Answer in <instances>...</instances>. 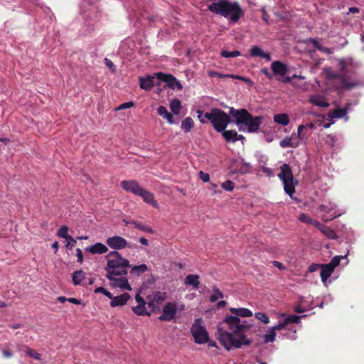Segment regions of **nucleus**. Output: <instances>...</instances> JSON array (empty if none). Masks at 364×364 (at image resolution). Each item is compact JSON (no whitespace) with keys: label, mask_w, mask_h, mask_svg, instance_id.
Listing matches in <instances>:
<instances>
[{"label":"nucleus","mask_w":364,"mask_h":364,"mask_svg":"<svg viewBox=\"0 0 364 364\" xmlns=\"http://www.w3.org/2000/svg\"><path fill=\"white\" fill-rule=\"evenodd\" d=\"M230 311L235 316H226L218 328L220 343L228 350L232 348H241L250 346L252 340L248 338L246 333L251 326L246 321H242L239 316L250 317L252 315V311L245 308H230Z\"/></svg>","instance_id":"1"},{"label":"nucleus","mask_w":364,"mask_h":364,"mask_svg":"<svg viewBox=\"0 0 364 364\" xmlns=\"http://www.w3.org/2000/svg\"><path fill=\"white\" fill-rule=\"evenodd\" d=\"M230 114L235 119L240 131L252 133L257 132L262 123V117H253L245 109H235L231 107Z\"/></svg>","instance_id":"2"},{"label":"nucleus","mask_w":364,"mask_h":364,"mask_svg":"<svg viewBox=\"0 0 364 364\" xmlns=\"http://www.w3.org/2000/svg\"><path fill=\"white\" fill-rule=\"evenodd\" d=\"M210 12L228 18L234 23L237 22L243 15V11L237 2L220 0L208 6Z\"/></svg>","instance_id":"3"},{"label":"nucleus","mask_w":364,"mask_h":364,"mask_svg":"<svg viewBox=\"0 0 364 364\" xmlns=\"http://www.w3.org/2000/svg\"><path fill=\"white\" fill-rule=\"evenodd\" d=\"M204 118L212 123L218 132L224 131L231 121L230 116L219 108H213L210 112H205Z\"/></svg>","instance_id":"4"},{"label":"nucleus","mask_w":364,"mask_h":364,"mask_svg":"<svg viewBox=\"0 0 364 364\" xmlns=\"http://www.w3.org/2000/svg\"><path fill=\"white\" fill-rule=\"evenodd\" d=\"M353 63V60L351 58L343 60L341 59L339 60V70L340 73H330L328 74V77L330 79H338L341 82V87L343 89L350 90L352 89L359 85L358 82H348L346 75L347 74V67L348 65H351Z\"/></svg>","instance_id":"5"},{"label":"nucleus","mask_w":364,"mask_h":364,"mask_svg":"<svg viewBox=\"0 0 364 364\" xmlns=\"http://www.w3.org/2000/svg\"><path fill=\"white\" fill-rule=\"evenodd\" d=\"M280 173H278V177L284 183V189L286 193L290 197L295 192V188L293 183L294 176L291 167L287 164H284L280 166Z\"/></svg>","instance_id":"6"},{"label":"nucleus","mask_w":364,"mask_h":364,"mask_svg":"<svg viewBox=\"0 0 364 364\" xmlns=\"http://www.w3.org/2000/svg\"><path fill=\"white\" fill-rule=\"evenodd\" d=\"M191 332L198 344H203L209 341V336L205 328L200 324V319L195 321L191 328Z\"/></svg>","instance_id":"7"},{"label":"nucleus","mask_w":364,"mask_h":364,"mask_svg":"<svg viewBox=\"0 0 364 364\" xmlns=\"http://www.w3.org/2000/svg\"><path fill=\"white\" fill-rule=\"evenodd\" d=\"M107 264L105 269H116L121 267H131L128 259L123 258L117 251H112L107 256Z\"/></svg>","instance_id":"8"},{"label":"nucleus","mask_w":364,"mask_h":364,"mask_svg":"<svg viewBox=\"0 0 364 364\" xmlns=\"http://www.w3.org/2000/svg\"><path fill=\"white\" fill-rule=\"evenodd\" d=\"M176 312V304L168 302L163 307L162 314L159 317V319L162 321H171L174 318Z\"/></svg>","instance_id":"9"},{"label":"nucleus","mask_w":364,"mask_h":364,"mask_svg":"<svg viewBox=\"0 0 364 364\" xmlns=\"http://www.w3.org/2000/svg\"><path fill=\"white\" fill-rule=\"evenodd\" d=\"M121 187L127 192L132 193L135 196L140 195L143 188L135 180H124L121 181Z\"/></svg>","instance_id":"10"},{"label":"nucleus","mask_w":364,"mask_h":364,"mask_svg":"<svg viewBox=\"0 0 364 364\" xmlns=\"http://www.w3.org/2000/svg\"><path fill=\"white\" fill-rule=\"evenodd\" d=\"M107 245L114 250H122L128 246L127 240L120 236H114L107 239Z\"/></svg>","instance_id":"11"},{"label":"nucleus","mask_w":364,"mask_h":364,"mask_svg":"<svg viewBox=\"0 0 364 364\" xmlns=\"http://www.w3.org/2000/svg\"><path fill=\"white\" fill-rule=\"evenodd\" d=\"M112 282L114 287H119L122 290H131L132 287L129 284L128 279L126 275L124 276H114L113 279H109Z\"/></svg>","instance_id":"12"},{"label":"nucleus","mask_w":364,"mask_h":364,"mask_svg":"<svg viewBox=\"0 0 364 364\" xmlns=\"http://www.w3.org/2000/svg\"><path fill=\"white\" fill-rule=\"evenodd\" d=\"M271 69L274 75L279 76H284L289 71L287 66L279 60L272 63Z\"/></svg>","instance_id":"13"},{"label":"nucleus","mask_w":364,"mask_h":364,"mask_svg":"<svg viewBox=\"0 0 364 364\" xmlns=\"http://www.w3.org/2000/svg\"><path fill=\"white\" fill-rule=\"evenodd\" d=\"M110 306L112 307L121 306L127 304L130 299V295L128 293H123L119 296H113L112 294Z\"/></svg>","instance_id":"14"},{"label":"nucleus","mask_w":364,"mask_h":364,"mask_svg":"<svg viewBox=\"0 0 364 364\" xmlns=\"http://www.w3.org/2000/svg\"><path fill=\"white\" fill-rule=\"evenodd\" d=\"M156 78V75H148L146 77L139 78L140 87L145 90H150L156 83L154 80Z\"/></svg>","instance_id":"15"},{"label":"nucleus","mask_w":364,"mask_h":364,"mask_svg":"<svg viewBox=\"0 0 364 364\" xmlns=\"http://www.w3.org/2000/svg\"><path fill=\"white\" fill-rule=\"evenodd\" d=\"M129 267H117L116 269H105L107 271L106 277L108 279H113L114 276H124L127 274V268Z\"/></svg>","instance_id":"16"},{"label":"nucleus","mask_w":364,"mask_h":364,"mask_svg":"<svg viewBox=\"0 0 364 364\" xmlns=\"http://www.w3.org/2000/svg\"><path fill=\"white\" fill-rule=\"evenodd\" d=\"M350 105L348 104L347 106H346L343 108L341 109H336L329 111L328 114V117L330 119H341L346 116L347 112L349 109Z\"/></svg>","instance_id":"17"},{"label":"nucleus","mask_w":364,"mask_h":364,"mask_svg":"<svg viewBox=\"0 0 364 364\" xmlns=\"http://www.w3.org/2000/svg\"><path fill=\"white\" fill-rule=\"evenodd\" d=\"M250 55L252 57H260L267 61L271 60V55L269 53L264 52L258 46H253L250 49Z\"/></svg>","instance_id":"18"},{"label":"nucleus","mask_w":364,"mask_h":364,"mask_svg":"<svg viewBox=\"0 0 364 364\" xmlns=\"http://www.w3.org/2000/svg\"><path fill=\"white\" fill-rule=\"evenodd\" d=\"M199 276L198 274H188L184 279V284L186 286H192L195 290L198 289L200 286Z\"/></svg>","instance_id":"19"},{"label":"nucleus","mask_w":364,"mask_h":364,"mask_svg":"<svg viewBox=\"0 0 364 364\" xmlns=\"http://www.w3.org/2000/svg\"><path fill=\"white\" fill-rule=\"evenodd\" d=\"M85 251L90 252V253L95 254H103L108 251V248L106 245L101 242H97L94 245L86 247Z\"/></svg>","instance_id":"20"},{"label":"nucleus","mask_w":364,"mask_h":364,"mask_svg":"<svg viewBox=\"0 0 364 364\" xmlns=\"http://www.w3.org/2000/svg\"><path fill=\"white\" fill-rule=\"evenodd\" d=\"M139 196H141L146 203L151 204L155 208L158 206V203L154 200V194L148 190L143 188Z\"/></svg>","instance_id":"21"},{"label":"nucleus","mask_w":364,"mask_h":364,"mask_svg":"<svg viewBox=\"0 0 364 364\" xmlns=\"http://www.w3.org/2000/svg\"><path fill=\"white\" fill-rule=\"evenodd\" d=\"M155 75L159 81L166 83L167 87L173 86V81H175V77L171 74H166L161 72L155 73Z\"/></svg>","instance_id":"22"},{"label":"nucleus","mask_w":364,"mask_h":364,"mask_svg":"<svg viewBox=\"0 0 364 364\" xmlns=\"http://www.w3.org/2000/svg\"><path fill=\"white\" fill-rule=\"evenodd\" d=\"M310 103L315 106L321 107H329V103L326 101V99L321 95H314L311 96L309 99Z\"/></svg>","instance_id":"23"},{"label":"nucleus","mask_w":364,"mask_h":364,"mask_svg":"<svg viewBox=\"0 0 364 364\" xmlns=\"http://www.w3.org/2000/svg\"><path fill=\"white\" fill-rule=\"evenodd\" d=\"M320 276L323 282H325L334 271L328 264H321Z\"/></svg>","instance_id":"24"},{"label":"nucleus","mask_w":364,"mask_h":364,"mask_svg":"<svg viewBox=\"0 0 364 364\" xmlns=\"http://www.w3.org/2000/svg\"><path fill=\"white\" fill-rule=\"evenodd\" d=\"M157 112L161 117L166 119L170 124H174L173 114L164 106H159Z\"/></svg>","instance_id":"25"},{"label":"nucleus","mask_w":364,"mask_h":364,"mask_svg":"<svg viewBox=\"0 0 364 364\" xmlns=\"http://www.w3.org/2000/svg\"><path fill=\"white\" fill-rule=\"evenodd\" d=\"M86 273L82 270H77L73 273V282L75 285H84L83 280L85 279Z\"/></svg>","instance_id":"26"},{"label":"nucleus","mask_w":364,"mask_h":364,"mask_svg":"<svg viewBox=\"0 0 364 364\" xmlns=\"http://www.w3.org/2000/svg\"><path fill=\"white\" fill-rule=\"evenodd\" d=\"M57 235L59 237L66 239L73 242L72 246H75L77 243L76 240L68 235V228L65 225L62 226L58 231Z\"/></svg>","instance_id":"27"},{"label":"nucleus","mask_w":364,"mask_h":364,"mask_svg":"<svg viewBox=\"0 0 364 364\" xmlns=\"http://www.w3.org/2000/svg\"><path fill=\"white\" fill-rule=\"evenodd\" d=\"M274 122L283 126L288 125L290 122L289 115L285 113L275 114L274 116Z\"/></svg>","instance_id":"28"},{"label":"nucleus","mask_w":364,"mask_h":364,"mask_svg":"<svg viewBox=\"0 0 364 364\" xmlns=\"http://www.w3.org/2000/svg\"><path fill=\"white\" fill-rule=\"evenodd\" d=\"M166 297V294L161 291H157L154 294L153 300L148 302L149 307H154V302L159 304H161Z\"/></svg>","instance_id":"29"},{"label":"nucleus","mask_w":364,"mask_h":364,"mask_svg":"<svg viewBox=\"0 0 364 364\" xmlns=\"http://www.w3.org/2000/svg\"><path fill=\"white\" fill-rule=\"evenodd\" d=\"M222 132L223 136L227 141L235 142L237 141V132L235 130H224Z\"/></svg>","instance_id":"30"},{"label":"nucleus","mask_w":364,"mask_h":364,"mask_svg":"<svg viewBox=\"0 0 364 364\" xmlns=\"http://www.w3.org/2000/svg\"><path fill=\"white\" fill-rule=\"evenodd\" d=\"M148 270L147 265L145 264H141L137 266H134L132 268L130 273L132 274L136 275V276H140L145 272Z\"/></svg>","instance_id":"31"},{"label":"nucleus","mask_w":364,"mask_h":364,"mask_svg":"<svg viewBox=\"0 0 364 364\" xmlns=\"http://www.w3.org/2000/svg\"><path fill=\"white\" fill-rule=\"evenodd\" d=\"M194 126V122L190 117L185 118L181 122V129L185 132H188Z\"/></svg>","instance_id":"32"},{"label":"nucleus","mask_w":364,"mask_h":364,"mask_svg":"<svg viewBox=\"0 0 364 364\" xmlns=\"http://www.w3.org/2000/svg\"><path fill=\"white\" fill-rule=\"evenodd\" d=\"M146 303L144 304H139L136 306L132 307L133 311L139 316H144V315H150V313L148 312V311L146 309L145 307Z\"/></svg>","instance_id":"33"},{"label":"nucleus","mask_w":364,"mask_h":364,"mask_svg":"<svg viewBox=\"0 0 364 364\" xmlns=\"http://www.w3.org/2000/svg\"><path fill=\"white\" fill-rule=\"evenodd\" d=\"M320 231L329 239H336V233L329 227L323 225Z\"/></svg>","instance_id":"34"},{"label":"nucleus","mask_w":364,"mask_h":364,"mask_svg":"<svg viewBox=\"0 0 364 364\" xmlns=\"http://www.w3.org/2000/svg\"><path fill=\"white\" fill-rule=\"evenodd\" d=\"M181 107V101L178 99H174L171 102L170 108L174 114H178Z\"/></svg>","instance_id":"35"},{"label":"nucleus","mask_w":364,"mask_h":364,"mask_svg":"<svg viewBox=\"0 0 364 364\" xmlns=\"http://www.w3.org/2000/svg\"><path fill=\"white\" fill-rule=\"evenodd\" d=\"M297 144L298 143L294 144L292 141V138L289 136L285 137L279 141V145L282 148L296 147Z\"/></svg>","instance_id":"36"},{"label":"nucleus","mask_w":364,"mask_h":364,"mask_svg":"<svg viewBox=\"0 0 364 364\" xmlns=\"http://www.w3.org/2000/svg\"><path fill=\"white\" fill-rule=\"evenodd\" d=\"M130 223L134 225L136 228L141 230L144 232H149V233H153V232H154L153 229L150 226L145 225L138 221H132Z\"/></svg>","instance_id":"37"},{"label":"nucleus","mask_w":364,"mask_h":364,"mask_svg":"<svg viewBox=\"0 0 364 364\" xmlns=\"http://www.w3.org/2000/svg\"><path fill=\"white\" fill-rule=\"evenodd\" d=\"M213 294H212L210 297V301L211 302L216 301L219 298H223V294L222 291L217 287H213Z\"/></svg>","instance_id":"38"},{"label":"nucleus","mask_w":364,"mask_h":364,"mask_svg":"<svg viewBox=\"0 0 364 364\" xmlns=\"http://www.w3.org/2000/svg\"><path fill=\"white\" fill-rule=\"evenodd\" d=\"M25 348L26 350V353L28 356H30L36 360H41V355L40 353L36 352L33 349H32L28 346H25Z\"/></svg>","instance_id":"39"},{"label":"nucleus","mask_w":364,"mask_h":364,"mask_svg":"<svg viewBox=\"0 0 364 364\" xmlns=\"http://www.w3.org/2000/svg\"><path fill=\"white\" fill-rule=\"evenodd\" d=\"M255 317L259 320L260 321H262V323L267 324V323H269V316H267V314L265 313H263V312H257L255 314Z\"/></svg>","instance_id":"40"},{"label":"nucleus","mask_w":364,"mask_h":364,"mask_svg":"<svg viewBox=\"0 0 364 364\" xmlns=\"http://www.w3.org/2000/svg\"><path fill=\"white\" fill-rule=\"evenodd\" d=\"M221 55L224 58H235L240 55V53L238 50L234 51H228L223 50L221 51Z\"/></svg>","instance_id":"41"},{"label":"nucleus","mask_w":364,"mask_h":364,"mask_svg":"<svg viewBox=\"0 0 364 364\" xmlns=\"http://www.w3.org/2000/svg\"><path fill=\"white\" fill-rule=\"evenodd\" d=\"M342 258V256H335L331 259L330 262L328 263V264L334 270L335 268L339 265L341 259Z\"/></svg>","instance_id":"42"},{"label":"nucleus","mask_w":364,"mask_h":364,"mask_svg":"<svg viewBox=\"0 0 364 364\" xmlns=\"http://www.w3.org/2000/svg\"><path fill=\"white\" fill-rule=\"evenodd\" d=\"M276 333L274 330L271 329L269 333H267L264 336V339L265 343H271L275 340Z\"/></svg>","instance_id":"43"},{"label":"nucleus","mask_w":364,"mask_h":364,"mask_svg":"<svg viewBox=\"0 0 364 364\" xmlns=\"http://www.w3.org/2000/svg\"><path fill=\"white\" fill-rule=\"evenodd\" d=\"M285 323H298L300 321V316L296 315H291L287 317L285 319Z\"/></svg>","instance_id":"44"},{"label":"nucleus","mask_w":364,"mask_h":364,"mask_svg":"<svg viewBox=\"0 0 364 364\" xmlns=\"http://www.w3.org/2000/svg\"><path fill=\"white\" fill-rule=\"evenodd\" d=\"M222 187L225 191H232L234 188V183L232 181L228 180L222 183Z\"/></svg>","instance_id":"45"},{"label":"nucleus","mask_w":364,"mask_h":364,"mask_svg":"<svg viewBox=\"0 0 364 364\" xmlns=\"http://www.w3.org/2000/svg\"><path fill=\"white\" fill-rule=\"evenodd\" d=\"M299 220L304 223L310 224L312 222V218L306 213H301Z\"/></svg>","instance_id":"46"},{"label":"nucleus","mask_w":364,"mask_h":364,"mask_svg":"<svg viewBox=\"0 0 364 364\" xmlns=\"http://www.w3.org/2000/svg\"><path fill=\"white\" fill-rule=\"evenodd\" d=\"M95 293H102L109 299L112 298V294L109 291H107L105 288L102 287H97L95 289Z\"/></svg>","instance_id":"47"},{"label":"nucleus","mask_w":364,"mask_h":364,"mask_svg":"<svg viewBox=\"0 0 364 364\" xmlns=\"http://www.w3.org/2000/svg\"><path fill=\"white\" fill-rule=\"evenodd\" d=\"M173 86H171L170 88L172 90H183V85L182 84L176 79L175 77V81H173Z\"/></svg>","instance_id":"48"},{"label":"nucleus","mask_w":364,"mask_h":364,"mask_svg":"<svg viewBox=\"0 0 364 364\" xmlns=\"http://www.w3.org/2000/svg\"><path fill=\"white\" fill-rule=\"evenodd\" d=\"M134 106V103L133 102H128L120 105L117 109L121 110L127 108H130Z\"/></svg>","instance_id":"49"},{"label":"nucleus","mask_w":364,"mask_h":364,"mask_svg":"<svg viewBox=\"0 0 364 364\" xmlns=\"http://www.w3.org/2000/svg\"><path fill=\"white\" fill-rule=\"evenodd\" d=\"M199 176L202 181L206 183L209 181L210 180V176L207 173H204L203 171H200L199 172Z\"/></svg>","instance_id":"50"},{"label":"nucleus","mask_w":364,"mask_h":364,"mask_svg":"<svg viewBox=\"0 0 364 364\" xmlns=\"http://www.w3.org/2000/svg\"><path fill=\"white\" fill-rule=\"evenodd\" d=\"M287 326V323H285V320H284L283 322L273 326L272 328V329L274 330V331H280V330L284 329Z\"/></svg>","instance_id":"51"},{"label":"nucleus","mask_w":364,"mask_h":364,"mask_svg":"<svg viewBox=\"0 0 364 364\" xmlns=\"http://www.w3.org/2000/svg\"><path fill=\"white\" fill-rule=\"evenodd\" d=\"M105 65L113 72L115 71V65H114V63L112 62V60H110L109 59L105 58Z\"/></svg>","instance_id":"52"},{"label":"nucleus","mask_w":364,"mask_h":364,"mask_svg":"<svg viewBox=\"0 0 364 364\" xmlns=\"http://www.w3.org/2000/svg\"><path fill=\"white\" fill-rule=\"evenodd\" d=\"M76 255H77V262L79 263H82L83 262V255H82V250L80 249V248H77L76 250Z\"/></svg>","instance_id":"53"},{"label":"nucleus","mask_w":364,"mask_h":364,"mask_svg":"<svg viewBox=\"0 0 364 364\" xmlns=\"http://www.w3.org/2000/svg\"><path fill=\"white\" fill-rule=\"evenodd\" d=\"M309 41L312 43L314 47L319 50L321 45V43L315 38H310Z\"/></svg>","instance_id":"54"},{"label":"nucleus","mask_w":364,"mask_h":364,"mask_svg":"<svg viewBox=\"0 0 364 364\" xmlns=\"http://www.w3.org/2000/svg\"><path fill=\"white\" fill-rule=\"evenodd\" d=\"M310 225H312L313 226L317 228L319 230H321V227L323 225V224L320 223L318 220L312 219V222H311Z\"/></svg>","instance_id":"55"},{"label":"nucleus","mask_w":364,"mask_h":364,"mask_svg":"<svg viewBox=\"0 0 364 364\" xmlns=\"http://www.w3.org/2000/svg\"><path fill=\"white\" fill-rule=\"evenodd\" d=\"M2 353H3V355L5 357V358H11L13 356V353L11 352L9 350H7V349H4L2 350Z\"/></svg>","instance_id":"56"},{"label":"nucleus","mask_w":364,"mask_h":364,"mask_svg":"<svg viewBox=\"0 0 364 364\" xmlns=\"http://www.w3.org/2000/svg\"><path fill=\"white\" fill-rule=\"evenodd\" d=\"M305 127H306V126L303 125V124L299 126L298 129H297V136L299 139L302 138L301 132L304 129Z\"/></svg>","instance_id":"57"},{"label":"nucleus","mask_w":364,"mask_h":364,"mask_svg":"<svg viewBox=\"0 0 364 364\" xmlns=\"http://www.w3.org/2000/svg\"><path fill=\"white\" fill-rule=\"evenodd\" d=\"M262 73L269 79H272L273 75L271 74L267 68L262 69Z\"/></svg>","instance_id":"58"},{"label":"nucleus","mask_w":364,"mask_h":364,"mask_svg":"<svg viewBox=\"0 0 364 364\" xmlns=\"http://www.w3.org/2000/svg\"><path fill=\"white\" fill-rule=\"evenodd\" d=\"M135 299H136V302L138 303V304L146 303L144 299L140 296L139 294H137L135 296Z\"/></svg>","instance_id":"59"},{"label":"nucleus","mask_w":364,"mask_h":364,"mask_svg":"<svg viewBox=\"0 0 364 364\" xmlns=\"http://www.w3.org/2000/svg\"><path fill=\"white\" fill-rule=\"evenodd\" d=\"M273 265L276 267H277L278 269H284V265L280 262H278V261H273Z\"/></svg>","instance_id":"60"},{"label":"nucleus","mask_w":364,"mask_h":364,"mask_svg":"<svg viewBox=\"0 0 364 364\" xmlns=\"http://www.w3.org/2000/svg\"><path fill=\"white\" fill-rule=\"evenodd\" d=\"M279 80L284 83H291V84L292 77L287 76V77H283L282 79H280Z\"/></svg>","instance_id":"61"},{"label":"nucleus","mask_w":364,"mask_h":364,"mask_svg":"<svg viewBox=\"0 0 364 364\" xmlns=\"http://www.w3.org/2000/svg\"><path fill=\"white\" fill-rule=\"evenodd\" d=\"M197 113H198V118L199 119V121H200L201 123H203V124L205 123V122H206V121L205 120V119H204V118L203 117V116H202V114H203V112H202V111H200V110H198Z\"/></svg>","instance_id":"62"},{"label":"nucleus","mask_w":364,"mask_h":364,"mask_svg":"<svg viewBox=\"0 0 364 364\" xmlns=\"http://www.w3.org/2000/svg\"><path fill=\"white\" fill-rule=\"evenodd\" d=\"M68 301H69L72 304H81V301L78 300L75 298H68Z\"/></svg>","instance_id":"63"},{"label":"nucleus","mask_w":364,"mask_h":364,"mask_svg":"<svg viewBox=\"0 0 364 364\" xmlns=\"http://www.w3.org/2000/svg\"><path fill=\"white\" fill-rule=\"evenodd\" d=\"M319 50L321 51V52L328 53V54H331V51L330 48L324 47V46H321Z\"/></svg>","instance_id":"64"}]
</instances>
